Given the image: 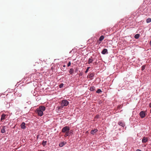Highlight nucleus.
<instances>
[{"mask_svg": "<svg viewBox=\"0 0 151 151\" xmlns=\"http://www.w3.org/2000/svg\"><path fill=\"white\" fill-rule=\"evenodd\" d=\"M150 45L151 46V41L150 42Z\"/></svg>", "mask_w": 151, "mask_h": 151, "instance_id": "obj_28", "label": "nucleus"}, {"mask_svg": "<svg viewBox=\"0 0 151 151\" xmlns=\"http://www.w3.org/2000/svg\"><path fill=\"white\" fill-rule=\"evenodd\" d=\"M139 115L141 117L143 118H144L145 116V113L144 111H141L139 113Z\"/></svg>", "mask_w": 151, "mask_h": 151, "instance_id": "obj_5", "label": "nucleus"}, {"mask_svg": "<svg viewBox=\"0 0 151 151\" xmlns=\"http://www.w3.org/2000/svg\"><path fill=\"white\" fill-rule=\"evenodd\" d=\"M95 89V87L93 86H91L90 90L91 91H94Z\"/></svg>", "mask_w": 151, "mask_h": 151, "instance_id": "obj_18", "label": "nucleus"}, {"mask_svg": "<svg viewBox=\"0 0 151 151\" xmlns=\"http://www.w3.org/2000/svg\"><path fill=\"white\" fill-rule=\"evenodd\" d=\"M94 76V74L93 73H91L89 75V78L91 79Z\"/></svg>", "mask_w": 151, "mask_h": 151, "instance_id": "obj_20", "label": "nucleus"}, {"mask_svg": "<svg viewBox=\"0 0 151 151\" xmlns=\"http://www.w3.org/2000/svg\"><path fill=\"white\" fill-rule=\"evenodd\" d=\"M25 124L24 122H22L21 125V128L22 129H24L25 128Z\"/></svg>", "mask_w": 151, "mask_h": 151, "instance_id": "obj_12", "label": "nucleus"}, {"mask_svg": "<svg viewBox=\"0 0 151 151\" xmlns=\"http://www.w3.org/2000/svg\"><path fill=\"white\" fill-rule=\"evenodd\" d=\"M151 22V19L148 18L146 20V22L147 23H149Z\"/></svg>", "mask_w": 151, "mask_h": 151, "instance_id": "obj_17", "label": "nucleus"}, {"mask_svg": "<svg viewBox=\"0 0 151 151\" xmlns=\"http://www.w3.org/2000/svg\"><path fill=\"white\" fill-rule=\"evenodd\" d=\"M73 72V68H71L70 69L69 71V73L70 74H72Z\"/></svg>", "mask_w": 151, "mask_h": 151, "instance_id": "obj_19", "label": "nucleus"}, {"mask_svg": "<svg viewBox=\"0 0 151 151\" xmlns=\"http://www.w3.org/2000/svg\"><path fill=\"white\" fill-rule=\"evenodd\" d=\"M148 140V139L147 138L144 137L142 139V142L143 143H145L146 142H147Z\"/></svg>", "mask_w": 151, "mask_h": 151, "instance_id": "obj_11", "label": "nucleus"}, {"mask_svg": "<svg viewBox=\"0 0 151 151\" xmlns=\"http://www.w3.org/2000/svg\"><path fill=\"white\" fill-rule=\"evenodd\" d=\"M149 106L150 107H151V103H150L149 104Z\"/></svg>", "mask_w": 151, "mask_h": 151, "instance_id": "obj_27", "label": "nucleus"}, {"mask_svg": "<svg viewBox=\"0 0 151 151\" xmlns=\"http://www.w3.org/2000/svg\"><path fill=\"white\" fill-rule=\"evenodd\" d=\"M93 61V59L92 57H91L88 60V63L90 64L92 63V62Z\"/></svg>", "mask_w": 151, "mask_h": 151, "instance_id": "obj_9", "label": "nucleus"}, {"mask_svg": "<svg viewBox=\"0 0 151 151\" xmlns=\"http://www.w3.org/2000/svg\"><path fill=\"white\" fill-rule=\"evenodd\" d=\"M71 65V63L70 62H69L68 63V67H69V66H70Z\"/></svg>", "mask_w": 151, "mask_h": 151, "instance_id": "obj_26", "label": "nucleus"}, {"mask_svg": "<svg viewBox=\"0 0 151 151\" xmlns=\"http://www.w3.org/2000/svg\"><path fill=\"white\" fill-rule=\"evenodd\" d=\"M66 144V142H61L59 143V145L60 147H62Z\"/></svg>", "mask_w": 151, "mask_h": 151, "instance_id": "obj_6", "label": "nucleus"}, {"mask_svg": "<svg viewBox=\"0 0 151 151\" xmlns=\"http://www.w3.org/2000/svg\"><path fill=\"white\" fill-rule=\"evenodd\" d=\"M101 92H102V91L100 89H98L96 91V92L98 93H100Z\"/></svg>", "mask_w": 151, "mask_h": 151, "instance_id": "obj_22", "label": "nucleus"}, {"mask_svg": "<svg viewBox=\"0 0 151 151\" xmlns=\"http://www.w3.org/2000/svg\"><path fill=\"white\" fill-rule=\"evenodd\" d=\"M136 151H141L139 150H138Z\"/></svg>", "mask_w": 151, "mask_h": 151, "instance_id": "obj_29", "label": "nucleus"}, {"mask_svg": "<svg viewBox=\"0 0 151 151\" xmlns=\"http://www.w3.org/2000/svg\"><path fill=\"white\" fill-rule=\"evenodd\" d=\"M63 67H65V65H63Z\"/></svg>", "mask_w": 151, "mask_h": 151, "instance_id": "obj_30", "label": "nucleus"}, {"mask_svg": "<svg viewBox=\"0 0 151 151\" xmlns=\"http://www.w3.org/2000/svg\"><path fill=\"white\" fill-rule=\"evenodd\" d=\"M64 106H63L62 104H61V106L57 107V108H58V109H60L63 108Z\"/></svg>", "mask_w": 151, "mask_h": 151, "instance_id": "obj_21", "label": "nucleus"}, {"mask_svg": "<svg viewBox=\"0 0 151 151\" xmlns=\"http://www.w3.org/2000/svg\"><path fill=\"white\" fill-rule=\"evenodd\" d=\"M98 130L97 129H94L92 130L91 131V134H94Z\"/></svg>", "mask_w": 151, "mask_h": 151, "instance_id": "obj_10", "label": "nucleus"}, {"mask_svg": "<svg viewBox=\"0 0 151 151\" xmlns=\"http://www.w3.org/2000/svg\"><path fill=\"white\" fill-rule=\"evenodd\" d=\"M47 143V141H44V140H43L42 142V145H43V146L44 147L46 145Z\"/></svg>", "mask_w": 151, "mask_h": 151, "instance_id": "obj_16", "label": "nucleus"}, {"mask_svg": "<svg viewBox=\"0 0 151 151\" xmlns=\"http://www.w3.org/2000/svg\"><path fill=\"white\" fill-rule=\"evenodd\" d=\"M69 104V102L66 100H64L62 101L61 104L64 106H67Z\"/></svg>", "mask_w": 151, "mask_h": 151, "instance_id": "obj_3", "label": "nucleus"}, {"mask_svg": "<svg viewBox=\"0 0 151 151\" xmlns=\"http://www.w3.org/2000/svg\"><path fill=\"white\" fill-rule=\"evenodd\" d=\"M119 124L123 127H124L125 126V123L124 122H122L121 121L119 122Z\"/></svg>", "mask_w": 151, "mask_h": 151, "instance_id": "obj_7", "label": "nucleus"}, {"mask_svg": "<svg viewBox=\"0 0 151 151\" xmlns=\"http://www.w3.org/2000/svg\"><path fill=\"white\" fill-rule=\"evenodd\" d=\"M70 127H69L65 126L62 129V131L63 133H65L64 136L66 137L67 136H69L70 134Z\"/></svg>", "mask_w": 151, "mask_h": 151, "instance_id": "obj_2", "label": "nucleus"}, {"mask_svg": "<svg viewBox=\"0 0 151 151\" xmlns=\"http://www.w3.org/2000/svg\"><path fill=\"white\" fill-rule=\"evenodd\" d=\"M45 110V107L44 106H41L36 110L35 112L37 113L38 116H42L43 114V111Z\"/></svg>", "mask_w": 151, "mask_h": 151, "instance_id": "obj_1", "label": "nucleus"}, {"mask_svg": "<svg viewBox=\"0 0 151 151\" xmlns=\"http://www.w3.org/2000/svg\"><path fill=\"white\" fill-rule=\"evenodd\" d=\"M90 67H88L86 70V71H85V73H87L88 71V70H89V69L90 68Z\"/></svg>", "mask_w": 151, "mask_h": 151, "instance_id": "obj_23", "label": "nucleus"}, {"mask_svg": "<svg viewBox=\"0 0 151 151\" xmlns=\"http://www.w3.org/2000/svg\"><path fill=\"white\" fill-rule=\"evenodd\" d=\"M145 68V66L144 65L142 66V70H143Z\"/></svg>", "mask_w": 151, "mask_h": 151, "instance_id": "obj_25", "label": "nucleus"}, {"mask_svg": "<svg viewBox=\"0 0 151 151\" xmlns=\"http://www.w3.org/2000/svg\"><path fill=\"white\" fill-rule=\"evenodd\" d=\"M6 116V115L4 114H3L1 116V121H2L3 120H4L5 119V116Z\"/></svg>", "mask_w": 151, "mask_h": 151, "instance_id": "obj_13", "label": "nucleus"}, {"mask_svg": "<svg viewBox=\"0 0 151 151\" xmlns=\"http://www.w3.org/2000/svg\"><path fill=\"white\" fill-rule=\"evenodd\" d=\"M104 37L103 35L101 36L99 38V40L97 41V44H100L101 43V41L104 39Z\"/></svg>", "mask_w": 151, "mask_h": 151, "instance_id": "obj_4", "label": "nucleus"}, {"mask_svg": "<svg viewBox=\"0 0 151 151\" xmlns=\"http://www.w3.org/2000/svg\"><path fill=\"white\" fill-rule=\"evenodd\" d=\"M139 34H137L134 35V37L135 39H137L139 37Z\"/></svg>", "mask_w": 151, "mask_h": 151, "instance_id": "obj_15", "label": "nucleus"}, {"mask_svg": "<svg viewBox=\"0 0 151 151\" xmlns=\"http://www.w3.org/2000/svg\"><path fill=\"white\" fill-rule=\"evenodd\" d=\"M63 83H61V84H60L59 85V87L60 88H62L63 86Z\"/></svg>", "mask_w": 151, "mask_h": 151, "instance_id": "obj_24", "label": "nucleus"}, {"mask_svg": "<svg viewBox=\"0 0 151 151\" xmlns=\"http://www.w3.org/2000/svg\"><path fill=\"white\" fill-rule=\"evenodd\" d=\"M5 127H3L2 128L1 130V132L2 133H4L5 132V130L4 128Z\"/></svg>", "mask_w": 151, "mask_h": 151, "instance_id": "obj_14", "label": "nucleus"}, {"mask_svg": "<svg viewBox=\"0 0 151 151\" xmlns=\"http://www.w3.org/2000/svg\"><path fill=\"white\" fill-rule=\"evenodd\" d=\"M96 118H98V116H96Z\"/></svg>", "mask_w": 151, "mask_h": 151, "instance_id": "obj_31", "label": "nucleus"}, {"mask_svg": "<svg viewBox=\"0 0 151 151\" xmlns=\"http://www.w3.org/2000/svg\"><path fill=\"white\" fill-rule=\"evenodd\" d=\"M103 54H105L106 53H108L107 50L106 49H104L101 52Z\"/></svg>", "mask_w": 151, "mask_h": 151, "instance_id": "obj_8", "label": "nucleus"}]
</instances>
